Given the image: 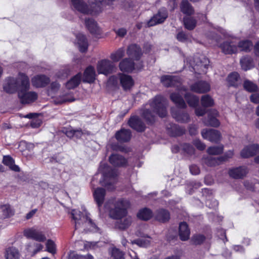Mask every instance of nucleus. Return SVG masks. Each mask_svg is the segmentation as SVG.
I'll return each mask as SVG.
<instances>
[{"mask_svg": "<svg viewBox=\"0 0 259 259\" xmlns=\"http://www.w3.org/2000/svg\"><path fill=\"white\" fill-rule=\"evenodd\" d=\"M167 106L165 98L160 95L156 96L140 110V115L147 123H152L156 114L161 117L167 115Z\"/></svg>", "mask_w": 259, "mask_h": 259, "instance_id": "obj_1", "label": "nucleus"}, {"mask_svg": "<svg viewBox=\"0 0 259 259\" xmlns=\"http://www.w3.org/2000/svg\"><path fill=\"white\" fill-rule=\"evenodd\" d=\"M21 85L18 92V97L22 104H28L35 101L37 94L34 92H28L30 88L29 79L25 74L20 75Z\"/></svg>", "mask_w": 259, "mask_h": 259, "instance_id": "obj_2", "label": "nucleus"}, {"mask_svg": "<svg viewBox=\"0 0 259 259\" xmlns=\"http://www.w3.org/2000/svg\"><path fill=\"white\" fill-rule=\"evenodd\" d=\"M73 220L74 221L75 229L82 228L84 230L91 231H97L98 228L92 222L87 214H83L80 211L73 209L71 211Z\"/></svg>", "mask_w": 259, "mask_h": 259, "instance_id": "obj_3", "label": "nucleus"}, {"mask_svg": "<svg viewBox=\"0 0 259 259\" xmlns=\"http://www.w3.org/2000/svg\"><path fill=\"white\" fill-rule=\"evenodd\" d=\"M128 202L126 200H120L114 204V207L110 210V217L115 220L122 219L127 214L126 207Z\"/></svg>", "mask_w": 259, "mask_h": 259, "instance_id": "obj_4", "label": "nucleus"}, {"mask_svg": "<svg viewBox=\"0 0 259 259\" xmlns=\"http://www.w3.org/2000/svg\"><path fill=\"white\" fill-rule=\"evenodd\" d=\"M97 69L99 74L108 75L114 72L116 68L112 61L108 59H103L98 62Z\"/></svg>", "mask_w": 259, "mask_h": 259, "instance_id": "obj_5", "label": "nucleus"}, {"mask_svg": "<svg viewBox=\"0 0 259 259\" xmlns=\"http://www.w3.org/2000/svg\"><path fill=\"white\" fill-rule=\"evenodd\" d=\"M23 73H19L17 78L14 77H8L6 79V82L4 84V90L8 93L12 94L16 92L20 89L21 85V80L20 79V75Z\"/></svg>", "mask_w": 259, "mask_h": 259, "instance_id": "obj_6", "label": "nucleus"}, {"mask_svg": "<svg viewBox=\"0 0 259 259\" xmlns=\"http://www.w3.org/2000/svg\"><path fill=\"white\" fill-rule=\"evenodd\" d=\"M237 41L236 39L231 38L224 41L220 45L222 52L225 54H233L238 51Z\"/></svg>", "mask_w": 259, "mask_h": 259, "instance_id": "obj_7", "label": "nucleus"}, {"mask_svg": "<svg viewBox=\"0 0 259 259\" xmlns=\"http://www.w3.org/2000/svg\"><path fill=\"white\" fill-rule=\"evenodd\" d=\"M143 65L141 62L136 64L131 59L125 58L119 64V68L122 72H131L135 69H140L142 68Z\"/></svg>", "mask_w": 259, "mask_h": 259, "instance_id": "obj_8", "label": "nucleus"}, {"mask_svg": "<svg viewBox=\"0 0 259 259\" xmlns=\"http://www.w3.org/2000/svg\"><path fill=\"white\" fill-rule=\"evenodd\" d=\"M201 135L203 138L215 143H218L221 138L220 132L214 129H204L201 131Z\"/></svg>", "mask_w": 259, "mask_h": 259, "instance_id": "obj_9", "label": "nucleus"}, {"mask_svg": "<svg viewBox=\"0 0 259 259\" xmlns=\"http://www.w3.org/2000/svg\"><path fill=\"white\" fill-rule=\"evenodd\" d=\"M117 171L114 169H112L111 168H109L108 172H103V177H104V185L105 187H107L108 189H111V190L114 189V187L112 188L109 187V186H113L116 181H117Z\"/></svg>", "mask_w": 259, "mask_h": 259, "instance_id": "obj_10", "label": "nucleus"}, {"mask_svg": "<svg viewBox=\"0 0 259 259\" xmlns=\"http://www.w3.org/2000/svg\"><path fill=\"white\" fill-rule=\"evenodd\" d=\"M24 235L28 238H31L38 242H44L46 240V237L41 231L34 228L25 230Z\"/></svg>", "mask_w": 259, "mask_h": 259, "instance_id": "obj_11", "label": "nucleus"}, {"mask_svg": "<svg viewBox=\"0 0 259 259\" xmlns=\"http://www.w3.org/2000/svg\"><path fill=\"white\" fill-rule=\"evenodd\" d=\"M167 12L165 9H161L159 10L158 13L148 21V26H153L163 23L167 17Z\"/></svg>", "mask_w": 259, "mask_h": 259, "instance_id": "obj_12", "label": "nucleus"}, {"mask_svg": "<svg viewBox=\"0 0 259 259\" xmlns=\"http://www.w3.org/2000/svg\"><path fill=\"white\" fill-rule=\"evenodd\" d=\"M248 172V169L245 166L234 167L229 169L228 174L230 177L235 179L244 178Z\"/></svg>", "mask_w": 259, "mask_h": 259, "instance_id": "obj_13", "label": "nucleus"}, {"mask_svg": "<svg viewBox=\"0 0 259 259\" xmlns=\"http://www.w3.org/2000/svg\"><path fill=\"white\" fill-rule=\"evenodd\" d=\"M219 116V112L215 109L210 110L208 113L207 119L203 120V123L206 126H210L212 127H218L220 122L217 118Z\"/></svg>", "mask_w": 259, "mask_h": 259, "instance_id": "obj_14", "label": "nucleus"}, {"mask_svg": "<svg viewBox=\"0 0 259 259\" xmlns=\"http://www.w3.org/2000/svg\"><path fill=\"white\" fill-rule=\"evenodd\" d=\"M190 90L192 92L203 94L208 92L210 90L209 84L205 81H198L190 86Z\"/></svg>", "mask_w": 259, "mask_h": 259, "instance_id": "obj_15", "label": "nucleus"}, {"mask_svg": "<svg viewBox=\"0 0 259 259\" xmlns=\"http://www.w3.org/2000/svg\"><path fill=\"white\" fill-rule=\"evenodd\" d=\"M160 81L166 87H178L181 83V78L176 76L163 75L161 77Z\"/></svg>", "mask_w": 259, "mask_h": 259, "instance_id": "obj_16", "label": "nucleus"}, {"mask_svg": "<svg viewBox=\"0 0 259 259\" xmlns=\"http://www.w3.org/2000/svg\"><path fill=\"white\" fill-rule=\"evenodd\" d=\"M259 153V145L254 144L245 146L241 151L240 155L242 158L252 157Z\"/></svg>", "mask_w": 259, "mask_h": 259, "instance_id": "obj_17", "label": "nucleus"}, {"mask_svg": "<svg viewBox=\"0 0 259 259\" xmlns=\"http://www.w3.org/2000/svg\"><path fill=\"white\" fill-rule=\"evenodd\" d=\"M128 124L131 127L138 132L144 131L146 128L144 123L137 116L131 117L128 121Z\"/></svg>", "mask_w": 259, "mask_h": 259, "instance_id": "obj_18", "label": "nucleus"}, {"mask_svg": "<svg viewBox=\"0 0 259 259\" xmlns=\"http://www.w3.org/2000/svg\"><path fill=\"white\" fill-rule=\"evenodd\" d=\"M118 76L124 90H129L134 85V81L131 76L120 73L118 74Z\"/></svg>", "mask_w": 259, "mask_h": 259, "instance_id": "obj_19", "label": "nucleus"}, {"mask_svg": "<svg viewBox=\"0 0 259 259\" xmlns=\"http://www.w3.org/2000/svg\"><path fill=\"white\" fill-rule=\"evenodd\" d=\"M126 53L130 57L134 58L136 61L139 60L142 54L141 48L136 44L130 45L127 48Z\"/></svg>", "mask_w": 259, "mask_h": 259, "instance_id": "obj_20", "label": "nucleus"}, {"mask_svg": "<svg viewBox=\"0 0 259 259\" xmlns=\"http://www.w3.org/2000/svg\"><path fill=\"white\" fill-rule=\"evenodd\" d=\"M50 81V78L44 75H36L31 79L32 85L36 88L45 87Z\"/></svg>", "mask_w": 259, "mask_h": 259, "instance_id": "obj_21", "label": "nucleus"}, {"mask_svg": "<svg viewBox=\"0 0 259 259\" xmlns=\"http://www.w3.org/2000/svg\"><path fill=\"white\" fill-rule=\"evenodd\" d=\"M110 163L114 166H124L127 164V160L122 156L113 154L109 158Z\"/></svg>", "mask_w": 259, "mask_h": 259, "instance_id": "obj_22", "label": "nucleus"}, {"mask_svg": "<svg viewBox=\"0 0 259 259\" xmlns=\"http://www.w3.org/2000/svg\"><path fill=\"white\" fill-rule=\"evenodd\" d=\"M14 213V209L9 204L0 205V220L9 218Z\"/></svg>", "mask_w": 259, "mask_h": 259, "instance_id": "obj_23", "label": "nucleus"}, {"mask_svg": "<svg viewBox=\"0 0 259 259\" xmlns=\"http://www.w3.org/2000/svg\"><path fill=\"white\" fill-rule=\"evenodd\" d=\"M171 114L172 117L178 122L181 123H187L190 120L189 114L184 111L172 110Z\"/></svg>", "mask_w": 259, "mask_h": 259, "instance_id": "obj_24", "label": "nucleus"}, {"mask_svg": "<svg viewBox=\"0 0 259 259\" xmlns=\"http://www.w3.org/2000/svg\"><path fill=\"white\" fill-rule=\"evenodd\" d=\"M132 134L130 130L122 128L117 131L115 135L116 140L120 142H127L131 138Z\"/></svg>", "mask_w": 259, "mask_h": 259, "instance_id": "obj_25", "label": "nucleus"}, {"mask_svg": "<svg viewBox=\"0 0 259 259\" xmlns=\"http://www.w3.org/2000/svg\"><path fill=\"white\" fill-rule=\"evenodd\" d=\"M96 79V72L94 68L92 66L88 67L84 71L83 82L93 83Z\"/></svg>", "mask_w": 259, "mask_h": 259, "instance_id": "obj_26", "label": "nucleus"}, {"mask_svg": "<svg viewBox=\"0 0 259 259\" xmlns=\"http://www.w3.org/2000/svg\"><path fill=\"white\" fill-rule=\"evenodd\" d=\"M170 99L178 108L185 109L187 107V104L179 92L171 93Z\"/></svg>", "mask_w": 259, "mask_h": 259, "instance_id": "obj_27", "label": "nucleus"}, {"mask_svg": "<svg viewBox=\"0 0 259 259\" xmlns=\"http://www.w3.org/2000/svg\"><path fill=\"white\" fill-rule=\"evenodd\" d=\"M105 194V190L102 188H98L94 190L93 193L94 197L99 207L102 206L103 203Z\"/></svg>", "mask_w": 259, "mask_h": 259, "instance_id": "obj_28", "label": "nucleus"}, {"mask_svg": "<svg viewBox=\"0 0 259 259\" xmlns=\"http://www.w3.org/2000/svg\"><path fill=\"white\" fill-rule=\"evenodd\" d=\"M179 234L182 241L187 240L189 238L190 232L186 223L182 222L180 224Z\"/></svg>", "mask_w": 259, "mask_h": 259, "instance_id": "obj_29", "label": "nucleus"}, {"mask_svg": "<svg viewBox=\"0 0 259 259\" xmlns=\"http://www.w3.org/2000/svg\"><path fill=\"white\" fill-rule=\"evenodd\" d=\"M132 222V219L130 215L126 214L122 219H119L116 223L115 226L121 230L127 228Z\"/></svg>", "mask_w": 259, "mask_h": 259, "instance_id": "obj_30", "label": "nucleus"}, {"mask_svg": "<svg viewBox=\"0 0 259 259\" xmlns=\"http://www.w3.org/2000/svg\"><path fill=\"white\" fill-rule=\"evenodd\" d=\"M167 130L169 134L173 137L181 136L185 132L184 127L175 124L170 125V127H167Z\"/></svg>", "mask_w": 259, "mask_h": 259, "instance_id": "obj_31", "label": "nucleus"}, {"mask_svg": "<svg viewBox=\"0 0 259 259\" xmlns=\"http://www.w3.org/2000/svg\"><path fill=\"white\" fill-rule=\"evenodd\" d=\"M82 79V74L78 73L73 76L66 83V87L68 89H73L77 87L81 82Z\"/></svg>", "mask_w": 259, "mask_h": 259, "instance_id": "obj_32", "label": "nucleus"}, {"mask_svg": "<svg viewBox=\"0 0 259 259\" xmlns=\"http://www.w3.org/2000/svg\"><path fill=\"white\" fill-rule=\"evenodd\" d=\"M76 39L79 51L81 52H85L88 48V42L85 36L82 34L79 33L76 35Z\"/></svg>", "mask_w": 259, "mask_h": 259, "instance_id": "obj_33", "label": "nucleus"}, {"mask_svg": "<svg viewBox=\"0 0 259 259\" xmlns=\"http://www.w3.org/2000/svg\"><path fill=\"white\" fill-rule=\"evenodd\" d=\"M85 24L90 32L93 34H98L100 30L97 23L93 19H85Z\"/></svg>", "mask_w": 259, "mask_h": 259, "instance_id": "obj_34", "label": "nucleus"}, {"mask_svg": "<svg viewBox=\"0 0 259 259\" xmlns=\"http://www.w3.org/2000/svg\"><path fill=\"white\" fill-rule=\"evenodd\" d=\"M237 46L238 49H239L240 51L248 52L252 50L253 44L250 40L244 39L239 42L237 41Z\"/></svg>", "mask_w": 259, "mask_h": 259, "instance_id": "obj_35", "label": "nucleus"}, {"mask_svg": "<svg viewBox=\"0 0 259 259\" xmlns=\"http://www.w3.org/2000/svg\"><path fill=\"white\" fill-rule=\"evenodd\" d=\"M184 97L188 104L189 106L191 107H196L199 103V98L190 93H187L185 94Z\"/></svg>", "mask_w": 259, "mask_h": 259, "instance_id": "obj_36", "label": "nucleus"}, {"mask_svg": "<svg viewBox=\"0 0 259 259\" xmlns=\"http://www.w3.org/2000/svg\"><path fill=\"white\" fill-rule=\"evenodd\" d=\"M230 85L237 87L241 84V79L239 74L236 72L230 73L227 78Z\"/></svg>", "mask_w": 259, "mask_h": 259, "instance_id": "obj_37", "label": "nucleus"}, {"mask_svg": "<svg viewBox=\"0 0 259 259\" xmlns=\"http://www.w3.org/2000/svg\"><path fill=\"white\" fill-rule=\"evenodd\" d=\"M3 163L9 166L12 170L18 172L20 171L19 166L15 164L14 159L10 156H4L3 159Z\"/></svg>", "mask_w": 259, "mask_h": 259, "instance_id": "obj_38", "label": "nucleus"}, {"mask_svg": "<svg viewBox=\"0 0 259 259\" xmlns=\"http://www.w3.org/2000/svg\"><path fill=\"white\" fill-rule=\"evenodd\" d=\"M5 257L6 259H20V254L17 248L11 247L6 250Z\"/></svg>", "mask_w": 259, "mask_h": 259, "instance_id": "obj_39", "label": "nucleus"}, {"mask_svg": "<svg viewBox=\"0 0 259 259\" xmlns=\"http://www.w3.org/2000/svg\"><path fill=\"white\" fill-rule=\"evenodd\" d=\"M223 157L215 158L211 156H207L203 159V162L208 166H214L219 165L223 162Z\"/></svg>", "mask_w": 259, "mask_h": 259, "instance_id": "obj_40", "label": "nucleus"}, {"mask_svg": "<svg viewBox=\"0 0 259 259\" xmlns=\"http://www.w3.org/2000/svg\"><path fill=\"white\" fill-rule=\"evenodd\" d=\"M155 219L159 222L164 223L169 220L170 214L167 210L160 209L157 211L155 215Z\"/></svg>", "mask_w": 259, "mask_h": 259, "instance_id": "obj_41", "label": "nucleus"}, {"mask_svg": "<svg viewBox=\"0 0 259 259\" xmlns=\"http://www.w3.org/2000/svg\"><path fill=\"white\" fill-rule=\"evenodd\" d=\"M240 64L242 68L245 71L249 70L253 67V60L248 56L243 57L240 60Z\"/></svg>", "mask_w": 259, "mask_h": 259, "instance_id": "obj_42", "label": "nucleus"}, {"mask_svg": "<svg viewBox=\"0 0 259 259\" xmlns=\"http://www.w3.org/2000/svg\"><path fill=\"white\" fill-rule=\"evenodd\" d=\"M181 10L184 14L190 15L194 13V10L187 0H183L181 4Z\"/></svg>", "mask_w": 259, "mask_h": 259, "instance_id": "obj_43", "label": "nucleus"}, {"mask_svg": "<svg viewBox=\"0 0 259 259\" xmlns=\"http://www.w3.org/2000/svg\"><path fill=\"white\" fill-rule=\"evenodd\" d=\"M152 211L147 208L141 209L137 214V217L141 220L147 221L152 217Z\"/></svg>", "mask_w": 259, "mask_h": 259, "instance_id": "obj_44", "label": "nucleus"}, {"mask_svg": "<svg viewBox=\"0 0 259 259\" xmlns=\"http://www.w3.org/2000/svg\"><path fill=\"white\" fill-rule=\"evenodd\" d=\"M183 21L185 27L189 30L194 29L196 27V21L193 18L185 17Z\"/></svg>", "mask_w": 259, "mask_h": 259, "instance_id": "obj_45", "label": "nucleus"}, {"mask_svg": "<svg viewBox=\"0 0 259 259\" xmlns=\"http://www.w3.org/2000/svg\"><path fill=\"white\" fill-rule=\"evenodd\" d=\"M63 132L69 138L76 137L77 138L80 137L82 135L81 130H73L72 128H66L63 130Z\"/></svg>", "mask_w": 259, "mask_h": 259, "instance_id": "obj_46", "label": "nucleus"}, {"mask_svg": "<svg viewBox=\"0 0 259 259\" xmlns=\"http://www.w3.org/2000/svg\"><path fill=\"white\" fill-rule=\"evenodd\" d=\"M124 55V50L123 48H119L116 52L111 54L110 58L113 62L119 61Z\"/></svg>", "mask_w": 259, "mask_h": 259, "instance_id": "obj_47", "label": "nucleus"}, {"mask_svg": "<svg viewBox=\"0 0 259 259\" xmlns=\"http://www.w3.org/2000/svg\"><path fill=\"white\" fill-rule=\"evenodd\" d=\"M201 103L203 107H208L213 106L214 102L213 99L210 96L206 95L202 96Z\"/></svg>", "mask_w": 259, "mask_h": 259, "instance_id": "obj_48", "label": "nucleus"}, {"mask_svg": "<svg viewBox=\"0 0 259 259\" xmlns=\"http://www.w3.org/2000/svg\"><path fill=\"white\" fill-rule=\"evenodd\" d=\"M223 150L224 146L223 145H219L210 147L207 149V151L209 155H215L222 153Z\"/></svg>", "mask_w": 259, "mask_h": 259, "instance_id": "obj_49", "label": "nucleus"}, {"mask_svg": "<svg viewBox=\"0 0 259 259\" xmlns=\"http://www.w3.org/2000/svg\"><path fill=\"white\" fill-rule=\"evenodd\" d=\"M244 88L249 92H255L258 89L257 85L253 82L246 80L243 83Z\"/></svg>", "mask_w": 259, "mask_h": 259, "instance_id": "obj_50", "label": "nucleus"}, {"mask_svg": "<svg viewBox=\"0 0 259 259\" xmlns=\"http://www.w3.org/2000/svg\"><path fill=\"white\" fill-rule=\"evenodd\" d=\"M60 85L57 82H53L51 83L50 89L48 90V95L53 97L55 94L58 92Z\"/></svg>", "mask_w": 259, "mask_h": 259, "instance_id": "obj_51", "label": "nucleus"}, {"mask_svg": "<svg viewBox=\"0 0 259 259\" xmlns=\"http://www.w3.org/2000/svg\"><path fill=\"white\" fill-rule=\"evenodd\" d=\"M111 255L114 259H124L123 252L116 248L112 249Z\"/></svg>", "mask_w": 259, "mask_h": 259, "instance_id": "obj_52", "label": "nucleus"}, {"mask_svg": "<svg viewBox=\"0 0 259 259\" xmlns=\"http://www.w3.org/2000/svg\"><path fill=\"white\" fill-rule=\"evenodd\" d=\"M150 242L151 241L149 239L144 238L135 240L133 243L137 244L141 247H146L150 245Z\"/></svg>", "mask_w": 259, "mask_h": 259, "instance_id": "obj_53", "label": "nucleus"}, {"mask_svg": "<svg viewBox=\"0 0 259 259\" xmlns=\"http://www.w3.org/2000/svg\"><path fill=\"white\" fill-rule=\"evenodd\" d=\"M46 248L47 251L54 254L56 252V245L54 242L51 240L49 239L46 243Z\"/></svg>", "mask_w": 259, "mask_h": 259, "instance_id": "obj_54", "label": "nucleus"}, {"mask_svg": "<svg viewBox=\"0 0 259 259\" xmlns=\"http://www.w3.org/2000/svg\"><path fill=\"white\" fill-rule=\"evenodd\" d=\"M176 38L178 41L183 42L187 41L189 39L188 35L183 31H181L177 33Z\"/></svg>", "mask_w": 259, "mask_h": 259, "instance_id": "obj_55", "label": "nucleus"}, {"mask_svg": "<svg viewBox=\"0 0 259 259\" xmlns=\"http://www.w3.org/2000/svg\"><path fill=\"white\" fill-rule=\"evenodd\" d=\"M205 237L202 235H195L192 237V241L195 244H200L205 240Z\"/></svg>", "mask_w": 259, "mask_h": 259, "instance_id": "obj_56", "label": "nucleus"}, {"mask_svg": "<svg viewBox=\"0 0 259 259\" xmlns=\"http://www.w3.org/2000/svg\"><path fill=\"white\" fill-rule=\"evenodd\" d=\"M193 144L195 146L200 150H203L205 148V145L199 140H195L193 141Z\"/></svg>", "mask_w": 259, "mask_h": 259, "instance_id": "obj_57", "label": "nucleus"}, {"mask_svg": "<svg viewBox=\"0 0 259 259\" xmlns=\"http://www.w3.org/2000/svg\"><path fill=\"white\" fill-rule=\"evenodd\" d=\"M206 205L209 208H214L218 205V202L215 200L207 199L206 201Z\"/></svg>", "mask_w": 259, "mask_h": 259, "instance_id": "obj_58", "label": "nucleus"}, {"mask_svg": "<svg viewBox=\"0 0 259 259\" xmlns=\"http://www.w3.org/2000/svg\"><path fill=\"white\" fill-rule=\"evenodd\" d=\"M190 171L192 175H196L199 174L200 169L198 166L192 165L190 166Z\"/></svg>", "mask_w": 259, "mask_h": 259, "instance_id": "obj_59", "label": "nucleus"}, {"mask_svg": "<svg viewBox=\"0 0 259 259\" xmlns=\"http://www.w3.org/2000/svg\"><path fill=\"white\" fill-rule=\"evenodd\" d=\"M250 101L255 104L259 103V94L255 93L252 94L250 97Z\"/></svg>", "mask_w": 259, "mask_h": 259, "instance_id": "obj_60", "label": "nucleus"}, {"mask_svg": "<svg viewBox=\"0 0 259 259\" xmlns=\"http://www.w3.org/2000/svg\"><path fill=\"white\" fill-rule=\"evenodd\" d=\"M206 110L201 107L196 108L195 109V114L198 116H201L205 114Z\"/></svg>", "mask_w": 259, "mask_h": 259, "instance_id": "obj_61", "label": "nucleus"}, {"mask_svg": "<svg viewBox=\"0 0 259 259\" xmlns=\"http://www.w3.org/2000/svg\"><path fill=\"white\" fill-rule=\"evenodd\" d=\"M117 35L120 37H123L127 33L126 29L121 28L117 30H115Z\"/></svg>", "mask_w": 259, "mask_h": 259, "instance_id": "obj_62", "label": "nucleus"}, {"mask_svg": "<svg viewBox=\"0 0 259 259\" xmlns=\"http://www.w3.org/2000/svg\"><path fill=\"white\" fill-rule=\"evenodd\" d=\"M75 99L73 98H68L67 97H64L61 99L56 101L57 104H62L64 102H72L74 101Z\"/></svg>", "mask_w": 259, "mask_h": 259, "instance_id": "obj_63", "label": "nucleus"}, {"mask_svg": "<svg viewBox=\"0 0 259 259\" xmlns=\"http://www.w3.org/2000/svg\"><path fill=\"white\" fill-rule=\"evenodd\" d=\"M93 257L91 255H88L87 256L76 255L73 257H70V259H93Z\"/></svg>", "mask_w": 259, "mask_h": 259, "instance_id": "obj_64", "label": "nucleus"}]
</instances>
